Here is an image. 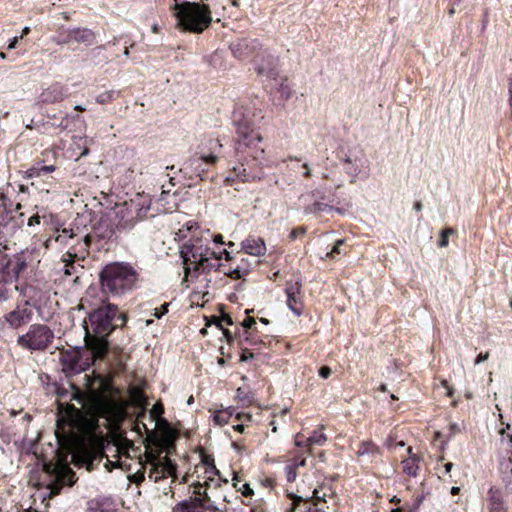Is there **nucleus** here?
I'll use <instances>...</instances> for the list:
<instances>
[{"label":"nucleus","mask_w":512,"mask_h":512,"mask_svg":"<svg viewBox=\"0 0 512 512\" xmlns=\"http://www.w3.org/2000/svg\"><path fill=\"white\" fill-rule=\"evenodd\" d=\"M94 411L95 415L78 416L71 423L66 439L57 435L60 447L71 455V460L76 465H85L88 470L104 456V466L108 470L124 468L131 457L130 451H134L133 443L118 435L112 443L105 445L101 431L98 430V418L105 419L111 427L116 426L127 415L126 404L112 397L100 396L95 401Z\"/></svg>","instance_id":"obj_1"},{"label":"nucleus","mask_w":512,"mask_h":512,"mask_svg":"<svg viewBox=\"0 0 512 512\" xmlns=\"http://www.w3.org/2000/svg\"><path fill=\"white\" fill-rule=\"evenodd\" d=\"M232 120L238 135L235 153L240 161V166L233 167V171L236 177L240 178L242 181L260 178L253 168H262L267 164L264 149L259 147L262 137L257 131L251 128L250 122L243 109L235 110Z\"/></svg>","instance_id":"obj_2"},{"label":"nucleus","mask_w":512,"mask_h":512,"mask_svg":"<svg viewBox=\"0 0 512 512\" xmlns=\"http://www.w3.org/2000/svg\"><path fill=\"white\" fill-rule=\"evenodd\" d=\"M198 226L195 223L188 222L176 233L179 239H185L191 234V238L182 246L180 255L184 265V278L182 283L186 284L192 273L210 271L218 266L221 254L230 258L229 252L223 250L219 255L212 251L209 244V237H196Z\"/></svg>","instance_id":"obj_3"},{"label":"nucleus","mask_w":512,"mask_h":512,"mask_svg":"<svg viewBox=\"0 0 512 512\" xmlns=\"http://www.w3.org/2000/svg\"><path fill=\"white\" fill-rule=\"evenodd\" d=\"M126 317L119 313L117 306L106 304L91 312L84 321L85 347L92 353V359H103L108 351V336L117 327L123 326Z\"/></svg>","instance_id":"obj_4"},{"label":"nucleus","mask_w":512,"mask_h":512,"mask_svg":"<svg viewBox=\"0 0 512 512\" xmlns=\"http://www.w3.org/2000/svg\"><path fill=\"white\" fill-rule=\"evenodd\" d=\"M169 452L170 450L147 448L144 460L139 462L141 468L130 476V480L137 484L146 478L154 483L166 479L173 482L176 478V465L168 457Z\"/></svg>","instance_id":"obj_5"},{"label":"nucleus","mask_w":512,"mask_h":512,"mask_svg":"<svg viewBox=\"0 0 512 512\" xmlns=\"http://www.w3.org/2000/svg\"><path fill=\"white\" fill-rule=\"evenodd\" d=\"M177 27L192 33H202L212 22V15L208 5L198 2L175 0L173 6Z\"/></svg>","instance_id":"obj_6"},{"label":"nucleus","mask_w":512,"mask_h":512,"mask_svg":"<svg viewBox=\"0 0 512 512\" xmlns=\"http://www.w3.org/2000/svg\"><path fill=\"white\" fill-rule=\"evenodd\" d=\"M101 286L104 292L121 296L130 292L138 281V274L128 264L112 263L100 273Z\"/></svg>","instance_id":"obj_7"},{"label":"nucleus","mask_w":512,"mask_h":512,"mask_svg":"<svg viewBox=\"0 0 512 512\" xmlns=\"http://www.w3.org/2000/svg\"><path fill=\"white\" fill-rule=\"evenodd\" d=\"M48 475L54 478L57 482H64L65 476L70 473V468L67 465L66 456L59 451V449L53 451V457L51 460L44 458L34 461V469L39 468Z\"/></svg>","instance_id":"obj_8"},{"label":"nucleus","mask_w":512,"mask_h":512,"mask_svg":"<svg viewBox=\"0 0 512 512\" xmlns=\"http://www.w3.org/2000/svg\"><path fill=\"white\" fill-rule=\"evenodd\" d=\"M154 431H149L145 424L143 428L148 433V438L153 442L154 449L171 450L174 446L175 432L164 418L154 421Z\"/></svg>","instance_id":"obj_9"},{"label":"nucleus","mask_w":512,"mask_h":512,"mask_svg":"<svg viewBox=\"0 0 512 512\" xmlns=\"http://www.w3.org/2000/svg\"><path fill=\"white\" fill-rule=\"evenodd\" d=\"M151 200L148 197H143L140 194H137L134 199L131 200L130 206L137 207V213L136 216L128 217L129 214V207L127 206V203L124 204L123 207L119 208L117 211V215L121 216V220L119 221V225L123 229H130L134 226L137 220L143 219L148 210L150 209Z\"/></svg>","instance_id":"obj_10"},{"label":"nucleus","mask_w":512,"mask_h":512,"mask_svg":"<svg viewBox=\"0 0 512 512\" xmlns=\"http://www.w3.org/2000/svg\"><path fill=\"white\" fill-rule=\"evenodd\" d=\"M96 360L92 359V353L88 351L87 347L82 353L79 351L66 352L61 357L63 371L67 374L80 373L90 367Z\"/></svg>","instance_id":"obj_11"},{"label":"nucleus","mask_w":512,"mask_h":512,"mask_svg":"<svg viewBox=\"0 0 512 512\" xmlns=\"http://www.w3.org/2000/svg\"><path fill=\"white\" fill-rule=\"evenodd\" d=\"M90 243L91 237L90 235L86 234L82 236L76 244L71 245L70 250L63 257V262H65L64 273L66 275H72L74 273L75 258L81 257L82 259H84V254L88 251Z\"/></svg>","instance_id":"obj_12"},{"label":"nucleus","mask_w":512,"mask_h":512,"mask_svg":"<svg viewBox=\"0 0 512 512\" xmlns=\"http://www.w3.org/2000/svg\"><path fill=\"white\" fill-rule=\"evenodd\" d=\"M193 486V494L196 495L194 498L201 499V507L203 511L209 510L214 512H223L226 509L224 501L216 502L212 500L211 495L208 493V488H204L203 484L198 482L197 484H193Z\"/></svg>","instance_id":"obj_13"},{"label":"nucleus","mask_w":512,"mask_h":512,"mask_svg":"<svg viewBox=\"0 0 512 512\" xmlns=\"http://www.w3.org/2000/svg\"><path fill=\"white\" fill-rule=\"evenodd\" d=\"M31 319V307L29 300L17 305L16 309L6 316L7 322L14 328L28 324Z\"/></svg>","instance_id":"obj_14"},{"label":"nucleus","mask_w":512,"mask_h":512,"mask_svg":"<svg viewBox=\"0 0 512 512\" xmlns=\"http://www.w3.org/2000/svg\"><path fill=\"white\" fill-rule=\"evenodd\" d=\"M12 261L0 250V300L7 298L5 294V285L14 280V274L11 272Z\"/></svg>","instance_id":"obj_15"},{"label":"nucleus","mask_w":512,"mask_h":512,"mask_svg":"<svg viewBox=\"0 0 512 512\" xmlns=\"http://www.w3.org/2000/svg\"><path fill=\"white\" fill-rule=\"evenodd\" d=\"M345 163V170L352 178L351 182H355L357 178L368 177L366 161L363 158L355 157L352 159L351 157H347Z\"/></svg>","instance_id":"obj_16"},{"label":"nucleus","mask_w":512,"mask_h":512,"mask_svg":"<svg viewBox=\"0 0 512 512\" xmlns=\"http://www.w3.org/2000/svg\"><path fill=\"white\" fill-rule=\"evenodd\" d=\"M488 495L489 512H508V506L505 503L504 493L501 489L492 487L489 489Z\"/></svg>","instance_id":"obj_17"},{"label":"nucleus","mask_w":512,"mask_h":512,"mask_svg":"<svg viewBox=\"0 0 512 512\" xmlns=\"http://www.w3.org/2000/svg\"><path fill=\"white\" fill-rule=\"evenodd\" d=\"M287 306L297 316L301 315L303 305L300 299V286L295 283L286 288Z\"/></svg>","instance_id":"obj_18"},{"label":"nucleus","mask_w":512,"mask_h":512,"mask_svg":"<svg viewBox=\"0 0 512 512\" xmlns=\"http://www.w3.org/2000/svg\"><path fill=\"white\" fill-rule=\"evenodd\" d=\"M379 455V448L371 441L362 442L357 451V456L363 463H373L378 460Z\"/></svg>","instance_id":"obj_19"},{"label":"nucleus","mask_w":512,"mask_h":512,"mask_svg":"<svg viewBox=\"0 0 512 512\" xmlns=\"http://www.w3.org/2000/svg\"><path fill=\"white\" fill-rule=\"evenodd\" d=\"M245 253L252 256H263L266 252V245L260 237H248L241 243Z\"/></svg>","instance_id":"obj_20"},{"label":"nucleus","mask_w":512,"mask_h":512,"mask_svg":"<svg viewBox=\"0 0 512 512\" xmlns=\"http://www.w3.org/2000/svg\"><path fill=\"white\" fill-rule=\"evenodd\" d=\"M52 339L53 333L47 326H34V349L46 348Z\"/></svg>","instance_id":"obj_21"},{"label":"nucleus","mask_w":512,"mask_h":512,"mask_svg":"<svg viewBox=\"0 0 512 512\" xmlns=\"http://www.w3.org/2000/svg\"><path fill=\"white\" fill-rule=\"evenodd\" d=\"M64 96L65 91L63 87L59 84H55L43 91L39 99L43 103H53L62 100Z\"/></svg>","instance_id":"obj_22"},{"label":"nucleus","mask_w":512,"mask_h":512,"mask_svg":"<svg viewBox=\"0 0 512 512\" xmlns=\"http://www.w3.org/2000/svg\"><path fill=\"white\" fill-rule=\"evenodd\" d=\"M409 457L402 461V467L405 474L416 477L419 470V457L412 453V448H408Z\"/></svg>","instance_id":"obj_23"},{"label":"nucleus","mask_w":512,"mask_h":512,"mask_svg":"<svg viewBox=\"0 0 512 512\" xmlns=\"http://www.w3.org/2000/svg\"><path fill=\"white\" fill-rule=\"evenodd\" d=\"M173 512H205L201 507L200 498H190L188 500L178 503L174 508Z\"/></svg>","instance_id":"obj_24"},{"label":"nucleus","mask_w":512,"mask_h":512,"mask_svg":"<svg viewBox=\"0 0 512 512\" xmlns=\"http://www.w3.org/2000/svg\"><path fill=\"white\" fill-rule=\"evenodd\" d=\"M500 473L506 488L512 486V452H509L507 459L500 463Z\"/></svg>","instance_id":"obj_25"},{"label":"nucleus","mask_w":512,"mask_h":512,"mask_svg":"<svg viewBox=\"0 0 512 512\" xmlns=\"http://www.w3.org/2000/svg\"><path fill=\"white\" fill-rule=\"evenodd\" d=\"M78 236V230L74 231L71 228H63L62 230H59L57 228L55 230L54 240L61 244L68 245L70 240H74L75 238H78Z\"/></svg>","instance_id":"obj_26"},{"label":"nucleus","mask_w":512,"mask_h":512,"mask_svg":"<svg viewBox=\"0 0 512 512\" xmlns=\"http://www.w3.org/2000/svg\"><path fill=\"white\" fill-rule=\"evenodd\" d=\"M130 399L131 402L140 408H145L147 401L146 397L143 394L142 390L138 387H133L130 389Z\"/></svg>","instance_id":"obj_27"},{"label":"nucleus","mask_w":512,"mask_h":512,"mask_svg":"<svg viewBox=\"0 0 512 512\" xmlns=\"http://www.w3.org/2000/svg\"><path fill=\"white\" fill-rule=\"evenodd\" d=\"M27 268V263L22 256H17L11 264V272L14 274V279H17L20 273Z\"/></svg>","instance_id":"obj_28"},{"label":"nucleus","mask_w":512,"mask_h":512,"mask_svg":"<svg viewBox=\"0 0 512 512\" xmlns=\"http://www.w3.org/2000/svg\"><path fill=\"white\" fill-rule=\"evenodd\" d=\"M327 441L326 435L322 432V430L314 431L307 439L306 442L308 445H323Z\"/></svg>","instance_id":"obj_29"},{"label":"nucleus","mask_w":512,"mask_h":512,"mask_svg":"<svg viewBox=\"0 0 512 512\" xmlns=\"http://www.w3.org/2000/svg\"><path fill=\"white\" fill-rule=\"evenodd\" d=\"M72 37L77 41L90 42L93 38V34L88 29H77L73 31Z\"/></svg>","instance_id":"obj_30"},{"label":"nucleus","mask_w":512,"mask_h":512,"mask_svg":"<svg viewBox=\"0 0 512 512\" xmlns=\"http://www.w3.org/2000/svg\"><path fill=\"white\" fill-rule=\"evenodd\" d=\"M231 415H232V412L230 411V409L220 410V411H216L214 413L213 419L216 424L222 426V425L228 423Z\"/></svg>","instance_id":"obj_31"},{"label":"nucleus","mask_w":512,"mask_h":512,"mask_svg":"<svg viewBox=\"0 0 512 512\" xmlns=\"http://www.w3.org/2000/svg\"><path fill=\"white\" fill-rule=\"evenodd\" d=\"M332 209H333L332 206H329V205L321 203V202H315V203L311 204L310 206H308L305 209V212L307 214H314V213H318V212H328V211H331Z\"/></svg>","instance_id":"obj_32"},{"label":"nucleus","mask_w":512,"mask_h":512,"mask_svg":"<svg viewBox=\"0 0 512 512\" xmlns=\"http://www.w3.org/2000/svg\"><path fill=\"white\" fill-rule=\"evenodd\" d=\"M274 59L271 58L268 65L265 66L263 64H257L256 65V70L258 72V74L260 75H267V76H272L274 74Z\"/></svg>","instance_id":"obj_33"},{"label":"nucleus","mask_w":512,"mask_h":512,"mask_svg":"<svg viewBox=\"0 0 512 512\" xmlns=\"http://www.w3.org/2000/svg\"><path fill=\"white\" fill-rule=\"evenodd\" d=\"M164 413V408L161 403H156L153 405V407L150 409L149 414L153 421L163 418L162 414Z\"/></svg>","instance_id":"obj_34"},{"label":"nucleus","mask_w":512,"mask_h":512,"mask_svg":"<svg viewBox=\"0 0 512 512\" xmlns=\"http://www.w3.org/2000/svg\"><path fill=\"white\" fill-rule=\"evenodd\" d=\"M235 482H234V487H236L239 491H241V493L248 497V496H251L253 494V490L251 489L250 485L248 483H243L241 485L240 482L237 480V479H234Z\"/></svg>","instance_id":"obj_35"},{"label":"nucleus","mask_w":512,"mask_h":512,"mask_svg":"<svg viewBox=\"0 0 512 512\" xmlns=\"http://www.w3.org/2000/svg\"><path fill=\"white\" fill-rule=\"evenodd\" d=\"M454 229L446 228L441 231V239L439 241V247H446L448 245V237L454 234Z\"/></svg>","instance_id":"obj_36"},{"label":"nucleus","mask_w":512,"mask_h":512,"mask_svg":"<svg viewBox=\"0 0 512 512\" xmlns=\"http://www.w3.org/2000/svg\"><path fill=\"white\" fill-rule=\"evenodd\" d=\"M216 159L217 158L214 155L201 156L200 158L196 159L194 163L196 164V169H198L202 163L214 164L216 162Z\"/></svg>","instance_id":"obj_37"},{"label":"nucleus","mask_w":512,"mask_h":512,"mask_svg":"<svg viewBox=\"0 0 512 512\" xmlns=\"http://www.w3.org/2000/svg\"><path fill=\"white\" fill-rule=\"evenodd\" d=\"M54 170H55L54 165H45V166L34 167V177H39L45 173H51Z\"/></svg>","instance_id":"obj_38"},{"label":"nucleus","mask_w":512,"mask_h":512,"mask_svg":"<svg viewBox=\"0 0 512 512\" xmlns=\"http://www.w3.org/2000/svg\"><path fill=\"white\" fill-rule=\"evenodd\" d=\"M213 323H215L218 328L223 329V324L232 325L233 321L229 315H223L221 318L214 317Z\"/></svg>","instance_id":"obj_39"},{"label":"nucleus","mask_w":512,"mask_h":512,"mask_svg":"<svg viewBox=\"0 0 512 512\" xmlns=\"http://www.w3.org/2000/svg\"><path fill=\"white\" fill-rule=\"evenodd\" d=\"M18 344L23 348L31 349L32 348V336L29 335V333L20 336L18 338Z\"/></svg>","instance_id":"obj_40"},{"label":"nucleus","mask_w":512,"mask_h":512,"mask_svg":"<svg viewBox=\"0 0 512 512\" xmlns=\"http://www.w3.org/2000/svg\"><path fill=\"white\" fill-rule=\"evenodd\" d=\"M279 92H280L281 96L285 99H288L291 96L292 90L287 81H284L280 84Z\"/></svg>","instance_id":"obj_41"},{"label":"nucleus","mask_w":512,"mask_h":512,"mask_svg":"<svg viewBox=\"0 0 512 512\" xmlns=\"http://www.w3.org/2000/svg\"><path fill=\"white\" fill-rule=\"evenodd\" d=\"M343 240H338L335 245L333 246L332 250L326 254V258H333L334 254H340L341 253V245L343 244Z\"/></svg>","instance_id":"obj_42"},{"label":"nucleus","mask_w":512,"mask_h":512,"mask_svg":"<svg viewBox=\"0 0 512 512\" xmlns=\"http://www.w3.org/2000/svg\"><path fill=\"white\" fill-rule=\"evenodd\" d=\"M226 274L228 276H230L231 278L240 279L245 274V271H243L240 267L237 266L236 268L232 269L231 271L226 272Z\"/></svg>","instance_id":"obj_43"},{"label":"nucleus","mask_w":512,"mask_h":512,"mask_svg":"<svg viewBox=\"0 0 512 512\" xmlns=\"http://www.w3.org/2000/svg\"><path fill=\"white\" fill-rule=\"evenodd\" d=\"M286 477L288 481H294L296 479V469L295 466L288 465L285 468Z\"/></svg>","instance_id":"obj_44"},{"label":"nucleus","mask_w":512,"mask_h":512,"mask_svg":"<svg viewBox=\"0 0 512 512\" xmlns=\"http://www.w3.org/2000/svg\"><path fill=\"white\" fill-rule=\"evenodd\" d=\"M168 312V304L164 303L160 308L154 309L153 315L156 318H161L163 315H165Z\"/></svg>","instance_id":"obj_45"},{"label":"nucleus","mask_w":512,"mask_h":512,"mask_svg":"<svg viewBox=\"0 0 512 512\" xmlns=\"http://www.w3.org/2000/svg\"><path fill=\"white\" fill-rule=\"evenodd\" d=\"M237 398L242 402H251V400L248 397V394L242 388L237 389Z\"/></svg>","instance_id":"obj_46"},{"label":"nucleus","mask_w":512,"mask_h":512,"mask_svg":"<svg viewBox=\"0 0 512 512\" xmlns=\"http://www.w3.org/2000/svg\"><path fill=\"white\" fill-rule=\"evenodd\" d=\"M305 233V229L303 227L295 228L291 231L289 237L291 240L296 239L298 236L303 235Z\"/></svg>","instance_id":"obj_47"},{"label":"nucleus","mask_w":512,"mask_h":512,"mask_svg":"<svg viewBox=\"0 0 512 512\" xmlns=\"http://www.w3.org/2000/svg\"><path fill=\"white\" fill-rule=\"evenodd\" d=\"M110 99H111V93L106 92L104 94L97 96L96 101L100 104H103V103L109 101Z\"/></svg>","instance_id":"obj_48"},{"label":"nucleus","mask_w":512,"mask_h":512,"mask_svg":"<svg viewBox=\"0 0 512 512\" xmlns=\"http://www.w3.org/2000/svg\"><path fill=\"white\" fill-rule=\"evenodd\" d=\"M331 374V369L327 366H323L319 369V376L322 378H328Z\"/></svg>","instance_id":"obj_49"},{"label":"nucleus","mask_w":512,"mask_h":512,"mask_svg":"<svg viewBox=\"0 0 512 512\" xmlns=\"http://www.w3.org/2000/svg\"><path fill=\"white\" fill-rule=\"evenodd\" d=\"M489 358V352L480 353L477 358L475 359V365H478L484 361H486Z\"/></svg>","instance_id":"obj_50"},{"label":"nucleus","mask_w":512,"mask_h":512,"mask_svg":"<svg viewBox=\"0 0 512 512\" xmlns=\"http://www.w3.org/2000/svg\"><path fill=\"white\" fill-rule=\"evenodd\" d=\"M255 324V319L254 318H251V317H248L246 318L243 322H242V326L244 328H251L252 325Z\"/></svg>","instance_id":"obj_51"},{"label":"nucleus","mask_w":512,"mask_h":512,"mask_svg":"<svg viewBox=\"0 0 512 512\" xmlns=\"http://www.w3.org/2000/svg\"><path fill=\"white\" fill-rule=\"evenodd\" d=\"M301 168L303 169V176H305V177L311 176V169L307 163H303L301 165Z\"/></svg>","instance_id":"obj_52"},{"label":"nucleus","mask_w":512,"mask_h":512,"mask_svg":"<svg viewBox=\"0 0 512 512\" xmlns=\"http://www.w3.org/2000/svg\"><path fill=\"white\" fill-rule=\"evenodd\" d=\"M47 486L51 490V492H50L51 494H57L58 493V491H59L58 484L49 483Z\"/></svg>","instance_id":"obj_53"},{"label":"nucleus","mask_w":512,"mask_h":512,"mask_svg":"<svg viewBox=\"0 0 512 512\" xmlns=\"http://www.w3.org/2000/svg\"><path fill=\"white\" fill-rule=\"evenodd\" d=\"M500 433L502 434L503 440L507 439L508 443L512 444V434H506V436H505V430L504 429H502L500 431Z\"/></svg>","instance_id":"obj_54"},{"label":"nucleus","mask_w":512,"mask_h":512,"mask_svg":"<svg viewBox=\"0 0 512 512\" xmlns=\"http://www.w3.org/2000/svg\"><path fill=\"white\" fill-rule=\"evenodd\" d=\"M441 384L443 385V387H445V388L447 389V395H448V396H452L453 391H452V389L448 386V382H447L446 380H443V381L441 382Z\"/></svg>","instance_id":"obj_55"},{"label":"nucleus","mask_w":512,"mask_h":512,"mask_svg":"<svg viewBox=\"0 0 512 512\" xmlns=\"http://www.w3.org/2000/svg\"><path fill=\"white\" fill-rule=\"evenodd\" d=\"M304 465H305V459L295 460L294 463L292 464V466H295V469H297V467L304 466Z\"/></svg>","instance_id":"obj_56"},{"label":"nucleus","mask_w":512,"mask_h":512,"mask_svg":"<svg viewBox=\"0 0 512 512\" xmlns=\"http://www.w3.org/2000/svg\"><path fill=\"white\" fill-rule=\"evenodd\" d=\"M221 330L223 331V334H224V336L226 337L227 340H231L232 339V335H231L229 330L224 329V328L221 329Z\"/></svg>","instance_id":"obj_57"},{"label":"nucleus","mask_w":512,"mask_h":512,"mask_svg":"<svg viewBox=\"0 0 512 512\" xmlns=\"http://www.w3.org/2000/svg\"><path fill=\"white\" fill-rule=\"evenodd\" d=\"M452 467H453V464H452V463H450V462L446 463V464L444 465L445 472H446V473H449V472L451 471Z\"/></svg>","instance_id":"obj_58"},{"label":"nucleus","mask_w":512,"mask_h":512,"mask_svg":"<svg viewBox=\"0 0 512 512\" xmlns=\"http://www.w3.org/2000/svg\"><path fill=\"white\" fill-rule=\"evenodd\" d=\"M16 43H17V38H13L12 41L10 42L9 46H8V49H14L15 46H16Z\"/></svg>","instance_id":"obj_59"},{"label":"nucleus","mask_w":512,"mask_h":512,"mask_svg":"<svg viewBox=\"0 0 512 512\" xmlns=\"http://www.w3.org/2000/svg\"><path fill=\"white\" fill-rule=\"evenodd\" d=\"M234 429L238 432H243L244 431V425L243 424H238V425H235L234 426Z\"/></svg>","instance_id":"obj_60"},{"label":"nucleus","mask_w":512,"mask_h":512,"mask_svg":"<svg viewBox=\"0 0 512 512\" xmlns=\"http://www.w3.org/2000/svg\"><path fill=\"white\" fill-rule=\"evenodd\" d=\"M295 444H296L297 446H299V447L308 445V444H307V442H306V440H305V441H300V440H298V439L295 441Z\"/></svg>","instance_id":"obj_61"},{"label":"nucleus","mask_w":512,"mask_h":512,"mask_svg":"<svg viewBox=\"0 0 512 512\" xmlns=\"http://www.w3.org/2000/svg\"><path fill=\"white\" fill-rule=\"evenodd\" d=\"M459 491H460L459 487L454 486V487L451 488V494H453V495L458 494Z\"/></svg>","instance_id":"obj_62"},{"label":"nucleus","mask_w":512,"mask_h":512,"mask_svg":"<svg viewBox=\"0 0 512 512\" xmlns=\"http://www.w3.org/2000/svg\"><path fill=\"white\" fill-rule=\"evenodd\" d=\"M450 431H451V433H455L456 431H458L457 424H451L450 425Z\"/></svg>","instance_id":"obj_63"},{"label":"nucleus","mask_w":512,"mask_h":512,"mask_svg":"<svg viewBox=\"0 0 512 512\" xmlns=\"http://www.w3.org/2000/svg\"><path fill=\"white\" fill-rule=\"evenodd\" d=\"M33 220L34 224H40V216L38 214L34 215Z\"/></svg>","instance_id":"obj_64"}]
</instances>
